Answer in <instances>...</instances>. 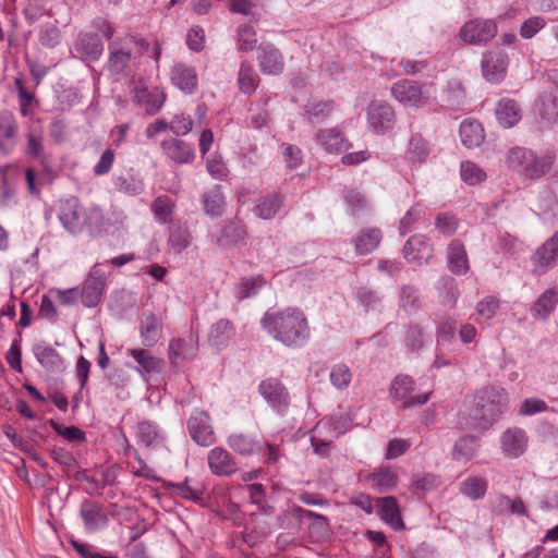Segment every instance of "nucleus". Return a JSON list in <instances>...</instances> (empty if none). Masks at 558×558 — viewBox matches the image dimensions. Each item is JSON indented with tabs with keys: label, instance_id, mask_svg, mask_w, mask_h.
Wrapping results in <instances>:
<instances>
[{
	"label": "nucleus",
	"instance_id": "nucleus-1",
	"mask_svg": "<svg viewBox=\"0 0 558 558\" xmlns=\"http://www.w3.org/2000/svg\"><path fill=\"white\" fill-rule=\"evenodd\" d=\"M509 402L505 388L484 386L474 392L472 404L461 414L459 424L472 430H488L508 412Z\"/></svg>",
	"mask_w": 558,
	"mask_h": 558
},
{
	"label": "nucleus",
	"instance_id": "nucleus-2",
	"mask_svg": "<svg viewBox=\"0 0 558 558\" xmlns=\"http://www.w3.org/2000/svg\"><path fill=\"white\" fill-rule=\"evenodd\" d=\"M555 161L554 151L537 155L534 150L520 146L511 148L506 157L508 168L529 181H537L545 177L550 172Z\"/></svg>",
	"mask_w": 558,
	"mask_h": 558
},
{
	"label": "nucleus",
	"instance_id": "nucleus-3",
	"mask_svg": "<svg viewBox=\"0 0 558 558\" xmlns=\"http://www.w3.org/2000/svg\"><path fill=\"white\" fill-rule=\"evenodd\" d=\"M311 330L304 313L299 308H287L281 313V343L301 348L310 339Z\"/></svg>",
	"mask_w": 558,
	"mask_h": 558
},
{
	"label": "nucleus",
	"instance_id": "nucleus-4",
	"mask_svg": "<svg viewBox=\"0 0 558 558\" xmlns=\"http://www.w3.org/2000/svg\"><path fill=\"white\" fill-rule=\"evenodd\" d=\"M366 126L375 135L391 133L397 124V112L386 100L374 99L365 108Z\"/></svg>",
	"mask_w": 558,
	"mask_h": 558
},
{
	"label": "nucleus",
	"instance_id": "nucleus-5",
	"mask_svg": "<svg viewBox=\"0 0 558 558\" xmlns=\"http://www.w3.org/2000/svg\"><path fill=\"white\" fill-rule=\"evenodd\" d=\"M498 26L493 19L475 17L466 21L459 29L458 37L468 45H486L496 37Z\"/></svg>",
	"mask_w": 558,
	"mask_h": 558
},
{
	"label": "nucleus",
	"instance_id": "nucleus-6",
	"mask_svg": "<svg viewBox=\"0 0 558 558\" xmlns=\"http://www.w3.org/2000/svg\"><path fill=\"white\" fill-rule=\"evenodd\" d=\"M391 96L403 106L423 107L428 104L430 95L428 85L413 80H400L392 84Z\"/></svg>",
	"mask_w": 558,
	"mask_h": 558
},
{
	"label": "nucleus",
	"instance_id": "nucleus-7",
	"mask_svg": "<svg viewBox=\"0 0 558 558\" xmlns=\"http://www.w3.org/2000/svg\"><path fill=\"white\" fill-rule=\"evenodd\" d=\"M510 59L506 51L496 47L483 52L481 58V72L486 82L498 85L507 76Z\"/></svg>",
	"mask_w": 558,
	"mask_h": 558
},
{
	"label": "nucleus",
	"instance_id": "nucleus-8",
	"mask_svg": "<svg viewBox=\"0 0 558 558\" xmlns=\"http://www.w3.org/2000/svg\"><path fill=\"white\" fill-rule=\"evenodd\" d=\"M415 389V380L407 374L397 375L390 384L389 395L395 400L401 401L402 409H410L425 404L429 399V393H420L412 396Z\"/></svg>",
	"mask_w": 558,
	"mask_h": 558
},
{
	"label": "nucleus",
	"instance_id": "nucleus-9",
	"mask_svg": "<svg viewBox=\"0 0 558 558\" xmlns=\"http://www.w3.org/2000/svg\"><path fill=\"white\" fill-rule=\"evenodd\" d=\"M291 517L303 523L308 522V534L313 542H324L330 536L329 519L323 514L306 510L299 506H293L292 509L283 515L284 519Z\"/></svg>",
	"mask_w": 558,
	"mask_h": 558
},
{
	"label": "nucleus",
	"instance_id": "nucleus-10",
	"mask_svg": "<svg viewBox=\"0 0 558 558\" xmlns=\"http://www.w3.org/2000/svg\"><path fill=\"white\" fill-rule=\"evenodd\" d=\"M95 264L88 271L80 289L81 301L85 307H96L100 304L107 289L106 274Z\"/></svg>",
	"mask_w": 558,
	"mask_h": 558
},
{
	"label": "nucleus",
	"instance_id": "nucleus-11",
	"mask_svg": "<svg viewBox=\"0 0 558 558\" xmlns=\"http://www.w3.org/2000/svg\"><path fill=\"white\" fill-rule=\"evenodd\" d=\"M80 517L84 531L88 534L97 533L108 527L109 515L106 507L94 499H84L80 505Z\"/></svg>",
	"mask_w": 558,
	"mask_h": 558
},
{
	"label": "nucleus",
	"instance_id": "nucleus-12",
	"mask_svg": "<svg viewBox=\"0 0 558 558\" xmlns=\"http://www.w3.org/2000/svg\"><path fill=\"white\" fill-rule=\"evenodd\" d=\"M533 274L545 275L558 262V231L546 240L532 255Z\"/></svg>",
	"mask_w": 558,
	"mask_h": 558
},
{
	"label": "nucleus",
	"instance_id": "nucleus-13",
	"mask_svg": "<svg viewBox=\"0 0 558 558\" xmlns=\"http://www.w3.org/2000/svg\"><path fill=\"white\" fill-rule=\"evenodd\" d=\"M209 422L208 413L201 409H195L189 417L187 429L197 445L207 447L214 442L215 435Z\"/></svg>",
	"mask_w": 558,
	"mask_h": 558
},
{
	"label": "nucleus",
	"instance_id": "nucleus-14",
	"mask_svg": "<svg viewBox=\"0 0 558 558\" xmlns=\"http://www.w3.org/2000/svg\"><path fill=\"white\" fill-rule=\"evenodd\" d=\"M128 354L134 360L136 365L126 363V367L137 372L145 380H147L148 376L159 374L163 369V360L153 355L147 349H128Z\"/></svg>",
	"mask_w": 558,
	"mask_h": 558
},
{
	"label": "nucleus",
	"instance_id": "nucleus-15",
	"mask_svg": "<svg viewBox=\"0 0 558 558\" xmlns=\"http://www.w3.org/2000/svg\"><path fill=\"white\" fill-rule=\"evenodd\" d=\"M402 253L408 263L422 265L428 263L434 256V248L427 236L414 234L404 243Z\"/></svg>",
	"mask_w": 558,
	"mask_h": 558
},
{
	"label": "nucleus",
	"instance_id": "nucleus-16",
	"mask_svg": "<svg viewBox=\"0 0 558 558\" xmlns=\"http://www.w3.org/2000/svg\"><path fill=\"white\" fill-rule=\"evenodd\" d=\"M375 507L378 518L393 531L405 529L401 508L395 496L375 498Z\"/></svg>",
	"mask_w": 558,
	"mask_h": 558
},
{
	"label": "nucleus",
	"instance_id": "nucleus-17",
	"mask_svg": "<svg viewBox=\"0 0 558 558\" xmlns=\"http://www.w3.org/2000/svg\"><path fill=\"white\" fill-rule=\"evenodd\" d=\"M171 84L184 95H194L198 89L196 69L183 62H175L170 70Z\"/></svg>",
	"mask_w": 558,
	"mask_h": 558
},
{
	"label": "nucleus",
	"instance_id": "nucleus-18",
	"mask_svg": "<svg viewBox=\"0 0 558 558\" xmlns=\"http://www.w3.org/2000/svg\"><path fill=\"white\" fill-rule=\"evenodd\" d=\"M84 214L85 208L76 198L66 199L60 207L59 220L68 232L75 235L84 230Z\"/></svg>",
	"mask_w": 558,
	"mask_h": 558
},
{
	"label": "nucleus",
	"instance_id": "nucleus-19",
	"mask_svg": "<svg viewBox=\"0 0 558 558\" xmlns=\"http://www.w3.org/2000/svg\"><path fill=\"white\" fill-rule=\"evenodd\" d=\"M75 51L85 63L96 62L104 53V44L96 33L81 32L74 44Z\"/></svg>",
	"mask_w": 558,
	"mask_h": 558
},
{
	"label": "nucleus",
	"instance_id": "nucleus-20",
	"mask_svg": "<svg viewBox=\"0 0 558 558\" xmlns=\"http://www.w3.org/2000/svg\"><path fill=\"white\" fill-rule=\"evenodd\" d=\"M198 351L197 340L191 335L189 339L173 338L169 342L168 357L172 366H179L185 361L196 357Z\"/></svg>",
	"mask_w": 558,
	"mask_h": 558
},
{
	"label": "nucleus",
	"instance_id": "nucleus-21",
	"mask_svg": "<svg viewBox=\"0 0 558 558\" xmlns=\"http://www.w3.org/2000/svg\"><path fill=\"white\" fill-rule=\"evenodd\" d=\"M384 239L380 228L368 227L361 229L352 239L351 244L357 256H365L375 252Z\"/></svg>",
	"mask_w": 558,
	"mask_h": 558
},
{
	"label": "nucleus",
	"instance_id": "nucleus-22",
	"mask_svg": "<svg viewBox=\"0 0 558 558\" xmlns=\"http://www.w3.org/2000/svg\"><path fill=\"white\" fill-rule=\"evenodd\" d=\"M160 146L163 154L178 165L192 163L196 157L194 146L183 140L166 138Z\"/></svg>",
	"mask_w": 558,
	"mask_h": 558
},
{
	"label": "nucleus",
	"instance_id": "nucleus-23",
	"mask_svg": "<svg viewBox=\"0 0 558 558\" xmlns=\"http://www.w3.org/2000/svg\"><path fill=\"white\" fill-rule=\"evenodd\" d=\"M529 437L526 432L520 427H511L501 435V450L508 458H519L527 447Z\"/></svg>",
	"mask_w": 558,
	"mask_h": 558
},
{
	"label": "nucleus",
	"instance_id": "nucleus-24",
	"mask_svg": "<svg viewBox=\"0 0 558 558\" xmlns=\"http://www.w3.org/2000/svg\"><path fill=\"white\" fill-rule=\"evenodd\" d=\"M33 353L40 364L49 373H61L64 371V360L60 353L45 341L33 345Z\"/></svg>",
	"mask_w": 558,
	"mask_h": 558
},
{
	"label": "nucleus",
	"instance_id": "nucleus-25",
	"mask_svg": "<svg viewBox=\"0 0 558 558\" xmlns=\"http://www.w3.org/2000/svg\"><path fill=\"white\" fill-rule=\"evenodd\" d=\"M138 332L142 344L145 348H151L162 337V323L154 313L144 312L141 316Z\"/></svg>",
	"mask_w": 558,
	"mask_h": 558
},
{
	"label": "nucleus",
	"instance_id": "nucleus-26",
	"mask_svg": "<svg viewBox=\"0 0 558 558\" xmlns=\"http://www.w3.org/2000/svg\"><path fill=\"white\" fill-rule=\"evenodd\" d=\"M207 459L210 471L218 476H230L238 469L233 456L220 447L213 448Z\"/></svg>",
	"mask_w": 558,
	"mask_h": 558
},
{
	"label": "nucleus",
	"instance_id": "nucleus-27",
	"mask_svg": "<svg viewBox=\"0 0 558 558\" xmlns=\"http://www.w3.org/2000/svg\"><path fill=\"white\" fill-rule=\"evenodd\" d=\"M315 141L329 154H339L351 147L344 134L337 128L319 130Z\"/></svg>",
	"mask_w": 558,
	"mask_h": 558
},
{
	"label": "nucleus",
	"instance_id": "nucleus-28",
	"mask_svg": "<svg viewBox=\"0 0 558 558\" xmlns=\"http://www.w3.org/2000/svg\"><path fill=\"white\" fill-rule=\"evenodd\" d=\"M335 108V100L312 98L303 106V117L313 125L320 124L331 116Z\"/></svg>",
	"mask_w": 558,
	"mask_h": 558
},
{
	"label": "nucleus",
	"instance_id": "nucleus-29",
	"mask_svg": "<svg viewBox=\"0 0 558 558\" xmlns=\"http://www.w3.org/2000/svg\"><path fill=\"white\" fill-rule=\"evenodd\" d=\"M447 259L448 268L453 275L462 276L470 270L465 246L459 239H454L449 243Z\"/></svg>",
	"mask_w": 558,
	"mask_h": 558
},
{
	"label": "nucleus",
	"instance_id": "nucleus-30",
	"mask_svg": "<svg viewBox=\"0 0 558 558\" xmlns=\"http://www.w3.org/2000/svg\"><path fill=\"white\" fill-rule=\"evenodd\" d=\"M353 296L365 314L381 313L384 310V296L376 289L361 286L354 290Z\"/></svg>",
	"mask_w": 558,
	"mask_h": 558
},
{
	"label": "nucleus",
	"instance_id": "nucleus-31",
	"mask_svg": "<svg viewBox=\"0 0 558 558\" xmlns=\"http://www.w3.org/2000/svg\"><path fill=\"white\" fill-rule=\"evenodd\" d=\"M480 442L481 439L475 435L465 434L459 437L451 450L452 460L463 463L469 462L476 456Z\"/></svg>",
	"mask_w": 558,
	"mask_h": 558
},
{
	"label": "nucleus",
	"instance_id": "nucleus-32",
	"mask_svg": "<svg viewBox=\"0 0 558 558\" xmlns=\"http://www.w3.org/2000/svg\"><path fill=\"white\" fill-rule=\"evenodd\" d=\"M17 135V123L11 112L0 113V150L10 154L15 146Z\"/></svg>",
	"mask_w": 558,
	"mask_h": 558
},
{
	"label": "nucleus",
	"instance_id": "nucleus-33",
	"mask_svg": "<svg viewBox=\"0 0 558 558\" xmlns=\"http://www.w3.org/2000/svg\"><path fill=\"white\" fill-rule=\"evenodd\" d=\"M166 489L171 492L178 497L191 500L195 504L203 500L204 485L201 482L185 478L183 482L173 483L169 482L166 484Z\"/></svg>",
	"mask_w": 558,
	"mask_h": 558
},
{
	"label": "nucleus",
	"instance_id": "nucleus-34",
	"mask_svg": "<svg viewBox=\"0 0 558 558\" xmlns=\"http://www.w3.org/2000/svg\"><path fill=\"white\" fill-rule=\"evenodd\" d=\"M245 234V228L240 220H226L217 238V244L222 248L232 247L243 241Z\"/></svg>",
	"mask_w": 558,
	"mask_h": 558
},
{
	"label": "nucleus",
	"instance_id": "nucleus-35",
	"mask_svg": "<svg viewBox=\"0 0 558 558\" xmlns=\"http://www.w3.org/2000/svg\"><path fill=\"white\" fill-rule=\"evenodd\" d=\"M466 93L459 80L449 81L442 95V107L448 110L458 111L465 109Z\"/></svg>",
	"mask_w": 558,
	"mask_h": 558
},
{
	"label": "nucleus",
	"instance_id": "nucleus-36",
	"mask_svg": "<svg viewBox=\"0 0 558 558\" xmlns=\"http://www.w3.org/2000/svg\"><path fill=\"white\" fill-rule=\"evenodd\" d=\"M558 304V291L545 290L531 306V315L537 320H546Z\"/></svg>",
	"mask_w": 558,
	"mask_h": 558
},
{
	"label": "nucleus",
	"instance_id": "nucleus-37",
	"mask_svg": "<svg viewBox=\"0 0 558 558\" xmlns=\"http://www.w3.org/2000/svg\"><path fill=\"white\" fill-rule=\"evenodd\" d=\"M429 144L420 133H412L409 138L404 158L412 165H421L429 156Z\"/></svg>",
	"mask_w": 558,
	"mask_h": 558
},
{
	"label": "nucleus",
	"instance_id": "nucleus-38",
	"mask_svg": "<svg viewBox=\"0 0 558 558\" xmlns=\"http://www.w3.org/2000/svg\"><path fill=\"white\" fill-rule=\"evenodd\" d=\"M496 118L504 128H512L521 120V108L515 100L502 98L497 104Z\"/></svg>",
	"mask_w": 558,
	"mask_h": 558
},
{
	"label": "nucleus",
	"instance_id": "nucleus-39",
	"mask_svg": "<svg viewBox=\"0 0 558 558\" xmlns=\"http://www.w3.org/2000/svg\"><path fill=\"white\" fill-rule=\"evenodd\" d=\"M166 97V93L160 87L143 88L136 94L138 102L144 106L146 113L150 116L156 114L162 108Z\"/></svg>",
	"mask_w": 558,
	"mask_h": 558
},
{
	"label": "nucleus",
	"instance_id": "nucleus-40",
	"mask_svg": "<svg viewBox=\"0 0 558 558\" xmlns=\"http://www.w3.org/2000/svg\"><path fill=\"white\" fill-rule=\"evenodd\" d=\"M373 489L378 493H387L393 489L398 483L397 474L388 466H381L366 477Z\"/></svg>",
	"mask_w": 558,
	"mask_h": 558
},
{
	"label": "nucleus",
	"instance_id": "nucleus-41",
	"mask_svg": "<svg viewBox=\"0 0 558 558\" xmlns=\"http://www.w3.org/2000/svg\"><path fill=\"white\" fill-rule=\"evenodd\" d=\"M459 134L466 148L478 147L485 140L482 124L476 120H465L460 124Z\"/></svg>",
	"mask_w": 558,
	"mask_h": 558
},
{
	"label": "nucleus",
	"instance_id": "nucleus-42",
	"mask_svg": "<svg viewBox=\"0 0 558 558\" xmlns=\"http://www.w3.org/2000/svg\"><path fill=\"white\" fill-rule=\"evenodd\" d=\"M233 335L234 328L231 320L221 318L213 324L208 335V341L213 347L221 350L228 345Z\"/></svg>",
	"mask_w": 558,
	"mask_h": 558
},
{
	"label": "nucleus",
	"instance_id": "nucleus-43",
	"mask_svg": "<svg viewBox=\"0 0 558 558\" xmlns=\"http://www.w3.org/2000/svg\"><path fill=\"white\" fill-rule=\"evenodd\" d=\"M399 306L407 314L412 315L422 307V298L417 287L403 284L399 290Z\"/></svg>",
	"mask_w": 558,
	"mask_h": 558
},
{
	"label": "nucleus",
	"instance_id": "nucleus-44",
	"mask_svg": "<svg viewBox=\"0 0 558 558\" xmlns=\"http://www.w3.org/2000/svg\"><path fill=\"white\" fill-rule=\"evenodd\" d=\"M35 88V86L33 89L28 88L21 76H17L14 80V89L17 93L20 112L22 117H28L32 113L34 107L38 104Z\"/></svg>",
	"mask_w": 558,
	"mask_h": 558
},
{
	"label": "nucleus",
	"instance_id": "nucleus-45",
	"mask_svg": "<svg viewBox=\"0 0 558 558\" xmlns=\"http://www.w3.org/2000/svg\"><path fill=\"white\" fill-rule=\"evenodd\" d=\"M258 62L263 73L277 74L279 71V52L271 45L262 43L258 48Z\"/></svg>",
	"mask_w": 558,
	"mask_h": 558
},
{
	"label": "nucleus",
	"instance_id": "nucleus-46",
	"mask_svg": "<svg viewBox=\"0 0 558 558\" xmlns=\"http://www.w3.org/2000/svg\"><path fill=\"white\" fill-rule=\"evenodd\" d=\"M229 446L242 456H251L257 453L263 448V441L248 437L244 434H233L228 438Z\"/></svg>",
	"mask_w": 558,
	"mask_h": 558
},
{
	"label": "nucleus",
	"instance_id": "nucleus-47",
	"mask_svg": "<svg viewBox=\"0 0 558 558\" xmlns=\"http://www.w3.org/2000/svg\"><path fill=\"white\" fill-rule=\"evenodd\" d=\"M138 440L145 447H155L163 442L165 437L158 426L148 420L141 421L137 424L136 432Z\"/></svg>",
	"mask_w": 558,
	"mask_h": 558
},
{
	"label": "nucleus",
	"instance_id": "nucleus-48",
	"mask_svg": "<svg viewBox=\"0 0 558 558\" xmlns=\"http://www.w3.org/2000/svg\"><path fill=\"white\" fill-rule=\"evenodd\" d=\"M202 202L204 205V210L207 215L211 217H219L222 215L225 209V196L221 192L220 185H215L208 192H205L202 195Z\"/></svg>",
	"mask_w": 558,
	"mask_h": 558
},
{
	"label": "nucleus",
	"instance_id": "nucleus-49",
	"mask_svg": "<svg viewBox=\"0 0 558 558\" xmlns=\"http://www.w3.org/2000/svg\"><path fill=\"white\" fill-rule=\"evenodd\" d=\"M487 488L488 483L482 476H470L460 483V493L472 500L482 499Z\"/></svg>",
	"mask_w": 558,
	"mask_h": 558
},
{
	"label": "nucleus",
	"instance_id": "nucleus-50",
	"mask_svg": "<svg viewBox=\"0 0 558 558\" xmlns=\"http://www.w3.org/2000/svg\"><path fill=\"white\" fill-rule=\"evenodd\" d=\"M265 284V280L262 276L255 277H243L236 284L234 296L238 301H243L251 296H254Z\"/></svg>",
	"mask_w": 558,
	"mask_h": 558
},
{
	"label": "nucleus",
	"instance_id": "nucleus-51",
	"mask_svg": "<svg viewBox=\"0 0 558 558\" xmlns=\"http://www.w3.org/2000/svg\"><path fill=\"white\" fill-rule=\"evenodd\" d=\"M109 48L108 70L116 75L124 73L132 58V52L124 48H112L111 45Z\"/></svg>",
	"mask_w": 558,
	"mask_h": 558
},
{
	"label": "nucleus",
	"instance_id": "nucleus-52",
	"mask_svg": "<svg viewBox=\"0 0 558 558\" xmlns=\"http://www.w3.org/2000/svg\"><path fill=\"white\" fill-rule=\"evenodd\" d=\"M426 336L417 323H410L404 332V345L410 352H418L425 344Z\"/></svg>",
	"mask_w": 558,
	"mask_h": 558
},
{
	"label": "nucleus",
	"instance_id": "nucleus-53",
	"mask_svg": "<svg viewBox=\"0 0 558 558\" xmlns=\"http://www.w3.org/2000/svg\"><path fill=\"white\" fill-rule=\"evenodd\" d=\"M26 155L39 161L43 167H48L49 161L45 154L41 135L35 132H29L26 136Z\"/></svg>",
	"mask_w": 558,
	"mask_h": 558
},
{
	"label": "nucleus",
	"instance_id": "nucleus-54",
	"mask_svg": "<svg viewBox=\"0 0 558 558\" xmlns=\"http://www.w3.org/2000/svg\"><path fill=\"white\" fill-rule=\"evenodd\" d=\"M84 220V229L86 228L92 236H98L105 230V216L99 207L85 209Z\"/></svg>",
	"mask_w": 558,
	"mask_h": 558
},
{
	"label": "nucleus",
	"instance_id": "nucleus-55",
	"mask_svg": "<svg viewBox=\"0 0 558 558\" xmlns=\"http://www.w3.org/2000/svg\"><path fill=\"white\" fill-rule=\"evenodd\" d=\"M256 73L248 61H242L238 73L239 89L244 94H252L256 89Z\"/></svg>",
	"mask_w": 558,
	"mask_h": 558
},
{
	"label": "nucleus",
	"instance_id": "nucleus-56",
	"mask_svg": "<svg viewBox=\"0 0 558 558\" xmlns=\"http://www.w3.org/2000/svg\"><path fill=\"white\" fill-rule=\"evenodd\" d=\"M257 44L256 32L253 26L242 24L236 29L238 50L242 52L252 51Z\"/></svg>",
	"mask_w": 558,
	"mask_h": 558
},
{
	"label": "nucleus",
	"instance_id": "nucleus-57",
	"mask_svg": "<svg viewBox=\"0 0 558 558\" xmlns=\"http://www.w3.org/2000/svg\"><path fill=\"white\" fill-rule=\"evenodd\" d=\"M174 203L167 195L158 196L151 204V210L156 219L161 223L170 221L173 214Z\"/></svg>",
	"mask_w": 558,
	"mask_h": 558
},
{
	"label": "nucleus",
	"instance_id": "nucleus-58",
	"mask_svg": "<svg viewBox=\"0 0 558 558\" xmlns=\"http://www.w3.org/2000/svg\"><path fill=\"white\" fill-rule=\"evenodd\" d=\"M61 31L54 24H44L39 27L38 41L45 47L52 49L61 43Z\"/></svg>",
	"mask_w": 558,
	"mask_h": 558
},
{
	"label": "nucleus",
	"instance_id": "nucleus-59",
	"mask_svg": "<svg viewBox=\"0 0 558 558\" xmlns=\"http://www.w3.org/2000/svg\"><path fill=\"white\" fill-rule=\"evenodd\" d=\"M116 189L124 194L135 196L144 191V183L134 175H120L114 179Z\"/></svg>",
	"mask_w": 558,
	"mask_h": 558
},
{
	"label": "nucleus",
	"instance_id": "nucleus-60",
	"mask_svg": "<svg viewBox=\"0 0 558 558\" xmlns=\"http://www.w3.org/2000/svg\"><path fill=\"white\" fill-rule=\"evenodd\" d=\"M329 378L337 389L343 390L351 384L352 372L345 363H338L331 367Z\"/></svg>",
	"mask_w": 558,
	"mask_h": 558
},
{
	"label": "nucleus",
	"instance_id": "nucleus-61",
	"mask_svg": "<svg viewBox=\"0 0 558 558\" xmlns=\"http://www.w3.org/2000/svg\"><path fill=\"white\" fill-rule=\"evenodd\" d=\"M190 233L186 228L174 226L170 230L168 243L177 253H181L190 245Z\"/></svg>",
	"mask_w": 558,
	"mask_h": 558
},
{
	"label": "nucleus",
	"instance_id": "nucleus-62",
	"mask_svg": "<svg viewBox=\"0 0 558 558\" xmlns=\"http://www.w3.org/2000/svg\"><path fill=\"white\" fill-rule=\"evenodd\" d=\"M49 425L60 436L64 437L68 441L83 442L86 440V434L84 430L76 426H62L53 418L49 420Z\"/></svg>",
	"mask_w": 558,
	"mask_h": 558
},
{
	"label": "nucleus",
	"instance_id": "nucleus-63",
	"mask_svg": "<svg viewBox=\"0 0 558 558\" xmlns=\"http://www.w3.org/2000/svg\"><path fill=\"white\" fill-rule=\"evenodd\" d=\"M497 247L507 255H515L521 251L522 242L513 234L505 231L497 235Z\"/></svg>",
	"mask_w": 558,
	"mask_h": 558
},
{
	"label": "nucleus",
	"instance_id": "nucleus-64",
	"mask_svg": "<svg viewBox=\"0 0 558 558\" xmlns=\"http://www.w3.org/2000/svg\"><path fill=\"white\" fill-rule=\"evenodd\" d=\"M71 546L81 558H118L108 556L104 551L99 550L96 546L81 542L78 539H72Z\"/></svg>",
	"mask_w": 558,
	"mask_h": 558
}]
</instances>
